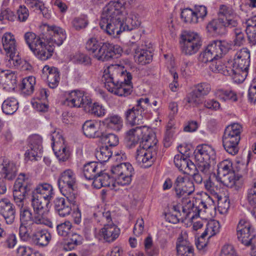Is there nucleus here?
<instances>
[{
  "label": "nucleus",
  "mask_w": 256,
  "mask_h": 256,
  "mask_svg": "<svg viewBox=\"0 0 256 256\" xmlns=\"http://www.w3.org/2000/svg\"><path fill=\"white\" fill-rule=\"evenodd\" d=\"M71 60L76 64H84L85 65L89 64L91 62L90 58L81 53H76L70 58Z\"/></svg>",
  "instance_id": "obj_54"
},
{
  "label": "nucleus",
  "mask_w": 256,
  "mask_h": 256,
  "mask_svg": "<svg viewBox=\"0 0 256 256\" xmlns=\"http://www.w3.org/2000/svg\"><path fill=\"white\" fill-rule=\"evenodd\" d=\"M2 43L6 54L16 50V42L14 36L10 32L4 33L2 38Z\"/></svg>",
  "instance_id": "obj_32"
},
{
  "label": "nucleus",
  "mask_w": 256,
  "mask_h": 256,
  "mask_svg": "<svg viewBox=\"0 0 256 256\" xmlns=\"http://www.w3.org/2000/svg\"><path fill=\"white\" fill-rule=\"evenodd\" d=\"M35 10L39 11L41 12L43 16L47 20L50 18L51 14L50 10L46 8L42 4V2L38 1V3L34 4Z\"/></svg>",
  "instance_id": "obj_62"
},
{
  "label": "nucleus",
  "mask_w": 256,
  "mask_h": 256,
  "mask_svg": "<svg viewBox=\"0 0 256 256\" xmlns=\"http://www.w3.org/2000/svg\"><path fill=\"white\" fill-rule=\"evenodd\" d=\"M82 130L84 134L88 138H98L102 134L98 132L97 122L92 120H87L84 124Z\"/></svg>",
  "instance_id": "obj_34"
},
{
  "label": "nucleus",
  "mask_w": 256,
  "mask_h": 256,
  "mask_svg": "<svg viewBox=\"0 0 256 256\" xmlns=\"http://www.w3.org/2000/svg\"><path fill=\"white\" fill-rule=\"evenodd\" d=\"M15 18L14 13L8 8H2L0 14L1 21L10 20L13 21Z\"/></svg>",
  "instance_id": "obj_60"
},
{
  "label": "nucleus",
  "mask_w": 256,
  "mask_h": 256,
  "mask_svg": "<svg viewBox=\"0 0 256 256\" xmlns=\"http://www.w3.org/2000/svg\"><path fill=\"white\" fill-rule=\"evenodd\" d=\"M178 256H193L194 248L190 242L186 240L179 238L176 243Z\"/></svg>",
  "instance_id": "obj_30"
},
{
  "label": "nucleus",
  "mask_w": 256,
  "mask_h": 256,
  "mask_svg": "<svg viewBox=\"0 0 256 256\" xmlns=\"http://www.w3.org/2000/svg\"><path fill=\"white\" fill-rule=\"evenodd\" d=\"M218 94L220 98L224 101L230 100L232 102H236L238 100L236 93L231 90H220L218 92Z\"/></svg>",
  "instance_id": "obj_52"
},
{
  "label": "nucleus",
  "mask_w": 256,
  "mask_h": 256,
  "mask_svg": "<svg viewBox=\"0 0 256 256\" xmlns=\"http://www.w3.org/2000/svg\"><path fill=\"white\" fill-rule=\"evenodd\" d=\"M242 127L238 123H234L228 126L222 136V145L224 150L232 156L236 154L239 151L238 144Z\"/></svg>",
  "instance_id": "obj_9"
},
{
  "label": "nucleus",
  "mask_w": 256,
  "mask_h": 256,
  "mask_svg": "<svg viewBox=\"0 0 256 256\" xmlns=\"http://www.w3.org/2000/svg\"><path fill=\"white\" fill-rule=\"evenodd\" d=\"M204 186L206 190L215 198H218V196L221 192V185L216 180V174H213V176L210 177L204 181Z\"/></svg>",
  "instance_id": "obj_31"
},
{
  "label": "nucleus",
  "mask_w": 256,
  "mask_h": 256,
  "mask_svg": "<svg viewBox=\"0 0 256 256\" xmlns=\"http://www.w3.org/2000/svg\"><path fill=\"white\" fill-rule=\"evenodd\" d=\"M234 66L240 70L241 78L238 81L244 80L248 75L250 62V52L246 48H243L235 54L234 60Z\"/></svg>",
  "instance_id": "obj_14"
},
{
  "label": "nucleus",
  "mask_w": 256,
  "mask_h": 256,
  "mask_svg": "<svg viewBox=\"0 0 256 256\" xmlns=\"http://www.w3.org/2000/svg\"><path fill=\"white\" fill-rule=\"evenodd\" d=\"M234 32L235 34V38L234 41V44L235 46H240L245 42L244 34L242 30L238 28H235Z\"/></svg>",
  "instance_id": "obj_61"
},
{
  "label": "nucleus",
  "mask_w": 256,
  "mask_h": 256,
  "mask_svg": "<svg viewBox=\"0 0 256 256\" xmlns=\"http://www.w3.org/2000/svg\"><path fill=\"white\" fill-rule=\"evenodd\" d=\"M33 216H34V214H33ZM33 222L35 223L34 224H33V228L35 230L33 234V242L40 246H47L51 239V235L47 230L44 228V225H46V224L36 223L34 220V217H33ZM46 226L50 227L48 224Z\"/></svg>",
  "instance_id": "obj_15"
},
{
  "label": "nucleus",
  "mask_w": 256,
  "mask_h": 256,
  "mask_svg": "<svg viewBox=\"0 0 256 256\" xmlns=\"http://www.w3.org/2000/svg\"><path fill=\"white\" fill-rule=\"evenodd\" d=\"M66 100L68 105L74 107H84L86 108V105L91 104L90 100L79 90L72 91Z\"/></svg>",
  "instance_id": "obj_23"
},
{
  "label": "nucleus",
  "mask_w": 256,
  "mask_h": 256,
  "mask_svg": "<svg viewBox=\"0 0 256 256\" xmlns=\"http://www.w3.org/2000/svg\"><path fill=\"white\" fill-rule=\"evenodd\" d=\"M220 225L218 221L212 220L208 222L204 232L202 234V239L210 234L209 238L215 235L219 232Z\"/></svg>",
  "instance_id": "obj_44"
},
{
  "label": "nucleus",
  "mask_w": 256,
  "mask_h": 256,
  "mask_svg": "<svg viewBox=\"0 0 256 256\" xmlns=\"http://www.w3.org/2000/svg\"><path fill=\"white\" fill-rule=\"evenodd\" d=\"M33 158L36 160H42L43 152L42 138L38 134H33Z\"/></svg>",
  "instance_id": "obj_39"
},
{
  "label": "nucleus",
  "mask_w": 256,
  "mask_h": 256,
  "mask_svg": "<svg viewBox=\"0 0 256 256\" xmlns=\"http://www.w3.org/2000/svg\"><path fill=\"white\" fill-rule=\"evenodd\" d=\"M42 73L48 74L47 80L48 86L52 88H56L60 82V72L57 68H50L48 66H45L42 69Z\"/></svg>",
  "instance_id": "obj_28"
},
{
  "label": "nucleus",
  "mask_w": 256,
  "mask_h": 256,
  "mask_svg": "<svg viewBox=\"0 0 256 256\" xmlns=\"http://www.w3.org/2000/svg\"><path fill=\"white\" fill-rule=\"evenodd\" d=\"M116 184L114 179L106 173L99 174L93 181L94 186L97 188L106 186L112 189L115 188Z\"/></svg>",
  "instance_id": "obj_29"
},
{
  "label": "nucleus",
  "mask_w": 256,
  "mask_h": 256,
  "mask_svg": "<svg viewBox=\"0 0 256 256\" xmlns=\"http://www.w3.org/2000/svg\"><path fill=\"white\" fill-rule=\"evenodd\" d=\"M246 200L250 206H256V178L252 180L247 190Z\"/></svg>",
  "instance_id": "obj_46"
},
{
  "label": "nucleus",
  "mask_w": 256,
  "mask_h": 256,
  "mask_svg": "<svg viewBox=\"0 0 256 256\" xmlns=\"http://www.w3.org/2000/svg\"><path fill=\"white\" fill-rule=\"evenodd\" d=\"M0 214L7 224H12L14 222L15 218V208L8 199L3 198L0 200Z\"/></svg>",
  "instance_id": "obj_22"
},
{
  "label": "nucleus",
  "mask_w": 256,
  "mask_h": 256,
  "mask_svg": "<svg viewBox=\"0 0 256 256\" xmlns=\"http://www.w3.org/2000/svg\"><path fill=\"white\" fill-rule=\"evenodd\" d=\"M52 186L48 183H40L33 190V210L34 220L36 223L48 224L52 228V224L45 218L46 200H49L53 194Z\"/></svg>",
  "instance_id": "obj_6"
},
{
  "label": "nucleus",
  "mask_w": 256,
  "mask_h": 256,
  "mask_svg": "<svg viewBox=\"0 0 256 256\" xmlns=\"http://www.w3.org/2000/svg\"><path fill=\"white\" fill-rule=\"evenodd\" d=\"M152 52L149 50L139 48L135 50L134 55L135 61L142 65L149 64L152 61Z\"/></svg>",
  "instance_id": "obj_37"
},
{
  "label": "nucleus",
  "mask_w": 256,
  "mask_h": 256,
  "mask_svg": "<svg viewBox=\"0 0 256 256\" xmlns=\"http://www.w3.org/2000/svg\"><path fill=\"white\" fill-rule=\"evenodd\" d=\"M32 249L25 246H20L16 250V256H31Z\"/></svg>",
  "instance_id": "obj_64"
},
{
  "label": "nucleus",
  "mask_w": 256,
  "mask_h": 256,
  "mask_svg": "<svg viewBox=\"0 0 256 256\" xmlns=\"http://www.w3.org/2000/svg\"><path fill=\"white\" fill-rule=\"evenodd\" d=\"M44 31L40 36L33 38V52L40 59L46 60L54 52L55 46H60L66 38L62 28L46 24L41 26Z\"/></svg>",
  "instance_id": "obj_4"
},
{
  "label": "nucleus",
  "mask_w": 256,
  "mask_h": 256,
  "mask_svg": "<svg viewBox=\"0 0 256 256\" xmlns=\"http://www.w3.org/2000/svg\"><path fill=\"white\" fill-rule=\"evenodd\" d=\"M111 171L116 178L117 183L124 186L129 184L131 182L134 170L130 164L124 162L113 166Z\"/></svg>",
  "instance_id": "obj_13"
},
{
  "label": "nucleus",
  "mask_w": 256,
  "mask_h": 256,
  "mask_svg": "<svg viewBox=\"0 0 256 256\" xmlns=\"http://www.w3.org/2000/svg\"><path fill=\"white\" fill-rule=\"evenodd\" d=\"M181 18L186 23L196 24L198 22V18L194 11L190 8L184 9L181 13Z\"/></svg>",
  "instance_id": "obj_49"
},
{
  "label": "nucleus",
  "mask_w": 256,
  "mask_h": 256,
  "mask_svg": "<svg viewBox=\"0 0 256 256\" xmlns=\"http://www.w3.org/2000/svg\"><path fill=\"white\" fill-rule=\"evenodd\" d=\"M246 32L248 40L252 44H256V16H254L246 22Z\"/></svg>",
  "instance_id": "obj_35"
},
{
  "label": "nucleus",
  "mask_w": 256,
  "mask_h": 256,
  "mask_svg": "<svg viewBox=\"0 0 256 256\" xmlns=\"http://www.w3.org/2000/svg\"><path fill=\"white\" fill-rule=\"evenodd\" d=\"M110 1L103 8L100 22L102 29L110 36H116L125 30H131L138 26L140 22L138 14L126 10L124 1Z\"/></svg>",
  "instance_id": "obj_1"
},
{
  "label": "nucleus",
  "mask_w": 256,
  "mask_h": 256,
  "mask_svg": "<svg viewBox=\"0 0 256 256\" xmlns=\"http://www.w3.org/2000/svg\"><path fill=\"white\" fill-rule=\"evenodd\" d=\"M186 204H182V211L180 212V206L178 205H174L170 208L169 212L166 214V218L167 221L172 224H177L180 222H184L187 218H190L189 210H184Z\"/></svg>",
  "instance_id": "obj_19"
},
{
  "label": "nucleus",
  "mask_w": 256,
  "mask_h": 256,
  "mask_svg": "<svg viewBox=\"0 0 256 256\" xmlns=\"http://www.w3.org/2000/svg\"><path fill=\"white\" fill-rule=\"evenodd\" d=\"M132 76L117 66H110L104 70L102 81L105 88L118 96H126L131 94Z\"/></svg>",
  "instance_id": "obj_5"
},
{
  "label": "nucleus",
  "mask_w": 256,
  "mask_h": 256,
  "mask_svg": "<svg viewBox=\"0 0 256 256\" xmlns=\"http://www.w3.org/2000/svg\"><path fill=\"white\" fill-rule=\"evenodd\" d=\"M86 48L93 57L98 60L107 61L122 52L118 46L108 42H100L96 38H90L86 42Z\"/></svg>",
  "instance_id": "obj_8"
},
{
  "label": "nucleus",
  "mask_w": 256,
  "mask_h": 256,
  "mask_svg": "<svg viewBox=\"0 0 256 256\" xmlns=\"http://www.w3.org/2000/svg\"><path fill=\"white\" fill-rule=\"evenodd\" d=\"M208 46L216 58H221L230 50V45L224 40H214Z\"/></svg>",
  "instance_id": "obj_26"
},
{
  "label": "nucleus",
  "mask_w": 256,
  "mask_h": 256,
  "mask_svg": "<svg viewBox=\"0 0 256 256\" xmlns=\"http://www.w3.org/2000/svg\"><path fill=\"white\" fill-rule=\"evenodd\" d=\"M125 140L129 148L134 146L140 140V148L136 151V160L139 164H144V167L150 166L156 154L151 150H155L158 142L156 134L152 129L145 126L132 128L126 132Z\"/></svg>",
  "instance_id": "obj_3"
},
{
  "label": "nucleus",
  "mask_w": 256,
  "mask_h": 256,
  "mask_svg": "<svg viewBox=\"0 0 256 256\" xmlns=\"http://www.w3.org/2000/svg\"><path fill=\"white\" fill-rule=\"evenodd\" d=\"M179 151L182 154L175 156L174 158V163L180 170L183 171L184 168L187 167L188 161L189 159L187 158L186 155L183 154L182 150H179Z\"/></svg>",
  "instance_id": "obj_48"
},
{
  "label": "nucleus",
  "mask_w": 256,
  "mask_h": 256,
  "mask_svg": "<svg viewBox=\"0 0 256 256\" xmlns=\"http://www.w3.org/2000/svg\"><path fill=\"white\" fill-rule=\"evenodd\" d=\"M225 70H223L222 74L225 76H230L236 81L238 80V78H241L240 70L234 66L233 61H228L225 64Z\"/></svg>",
  "instance_id": "obj_42"
},
{
  "label": "nucleus",
  "mask_w": 256,
  "mask_h": 256,
  "mask_svg": "<svg viewBox=\"0 0 256 256\" xmlns=\"http://www.w3.org/2000/svg\"><path fill=\"white\" fill-rule=\"evenodd\" d=\"M198 58L199 60L202 62L207 63L208 62H210L211 63L216 58V57H214V54L208 46L206 49L200 53Z\"/></svg>",
  "instance_id": "obj_53"
},
{
  "label": "nucleus",
  "mask_w": 256,
  "mask_h": 256,
  "mask_svg": "<svg viewBox=\"0 0 256 256\" xmlns=\"http://www.w3.org/2000/svg\"><path fill=\"white\" fill-rule=\"evenodd\" d=\"M112 153L108 148V146H102L96 153V156L101 162L108 161L111 157Z\"/></svg>",
  "instance_id": "obj_51"
},
{
  "label": "nucleus",
  "mask_w": 256,
  "mask_h": 256,
  "mask_svg": "<svg viewBox=\"0 0 256 256\" xmlns=\"http://www.w3.org/2000/svg\"><path fill=\"white\" fill-rule=\"evenodd\" d=\"M145 114L142 108L136 106L127 110L126 112V120L131 126L141 124L144 122Z\"/></svg>",
  "instance_id": "obj_24"
},
{
  "label": "nucleus",
  "mask_w": 256,
  "mask_h": 256,
  "mask_svg": "<svg viewBox=\"0 0 256 256\" xmlns=\"http://www.w3.org/2000/svg\"><path fill=\"white\" fill-rule=\"evenodd\" d=\"M72 228V224L70 222H64L58 224L56 226L58 233L59 235L66 236L70 232Z\"/></svg>",
  "instance_id": "obj_58"
},
{
  "label": "nucleus",
  "mask_w": 256,
  "mask_h": 256,
  "mask_svg": "<svg viewBox=\"0 0 256 256\" xmlns=\"http://www.w3.org/2000/svg\"><path fill=\"white\" fill-rule=\"evenodd\" d=\"M210 162H198V164L197 170L198 172L202 173L205 176L210 177L214 173H212V170L210 169Z\"/></svg>",
  "instance_id": "obj_57"
},
{
  "label": "nucleus",
  "mask_w": 256,
  "mask_h": 256,
  "mask_svg": "<svg viewBox=\"0 0 256 256\" xmlns=\"http://www.w3.org/2000/svg\"><path fill=\"white\" fill-rule=\"evenodd\" d=\"M194 90L202 96L208 94L211 90V86L208 83L202 82L196 85Z\"/></svg>",
  "instance_id": "obj_59"
},
{
  "label": "nucleus",
  "mask_w": 256,
  "mask_h": 256,
  "mask_svg": "<svg viewBox=\"0 0 256 256\" xmlns=\"http://www.w3.org/2000/svg\"><path fill=\"white\" fill-rule=\"evenodd\" d=\"M19 164L14 161L0 158V176L8 180L14 179L17 174Z\"/></svg>",
  "instance_id": "obj_18"
},
{
  "label": "nucleus",
  "mask_w": 256,
  "mask_h": 256,
  "mask_svg": "<svg viewBox=\"0 0 256 256\" xmlns=\"http://www.w3.org/2000/svg\"><path fill=\"white\" fill-rule=\"evenodd\" d=\"M174 186L176 196L182 198V204H184V199H190V201L194 200V198L190 196L194 191V186L192 180L180 176L176 178Z\"/></svg>",
  "instance_id": "obj_12"
},
{
  "label": "nucleus",
  "mask_w": 256,
  "mask_h": 256,
  "mask_svg": "<svg viewBox=\"0 0 256 256\" xmlns=\"http://www.w3.org/2000/svg\"><path fill=\"white\" fill-rule=\"evenodd\" d=\"M102 236L107 242H112L118 238L120 230L118 226L112 222L104 224L100 230Z\"/></svg>",
  "instance_id": "obj_25"
},
{
  "label": "nucleus",
  "mask_w": 256,
  "mask_h": 256,
  "mask_svg": "<svg viewBox=\"0 0 256 256\" xmlns=\"http://www.w3.org/2000/svg\"><path fill=\"white\" fill-rule=\"evenodd\" d=\"M184 100L189 107H197L202 103V96L194 90L188 93Z\"/></svg>",
  "instance_id": "obj_41"
},
{
  "label": "nucleus",
  "mask_w": 256,
  "mask_h": 256,
  "mask_svg": "<svg viewBox=\"0 0 256 256\" xmlns=\"http://www.w3.org/2000/svg\"><path fill=\"white\" fill-rule=\"evenodd\" d=\"M184 204H186L184 210H188V213L190 214V219L193 220L196 218L200 216V212H202V208L204 212L208 208V206L206 202L202 200H192L190 199H184Z\"/></svg>",
  "instance_id": "obj_21"
},
{
  "label": "nucleus",
  "mask_w": 256,
  "mask_h": 256,
  "mask_svg": "<svg viewBox=\"0 0 256 256\" xmlns=\"http://www.w3.org/2000/svg\"><path fill=\"white\" fill-rule=\"evenodd\" d=\"M195 152V158L198 162H210V159H214V152L207 145L198 147Z\"/></svg>",
  "instance_id": "obj_27"
},
{
  "label": "nucleus",
  "mask_w": 256,
  "mask_h": 256,
  "mask_svg": "<svg viewBox=\"0 0 256 256\" xmlns=\"http://www.w3.org/2000/svg\"><path fill=\"white\" fill-rule=\"evenodd\" d=\"M223 62L219 58L214 59L210 64V68L214 72L222 74Z\"/></svg>",
  "instance_id": "obj_63"
},
{
  "label": "nucleus",
  "mask_w": 256,
  "mask_h": 256,
  "mask_svg": "<svg viewBox=\"0 0 256 256\" xmlns=\"http://www.w3.org/2000/svg\"><path fill=\"white\" fill-rule=\"evenodd\" d=\"M21 94L24 96H30L32 93V77L24 78L20 85Z\"/></svg>",
  "instance_id": "obj_47"
},
{
  "label": "nucleus",
  "mask_w": 256,
  "mask_h": 256,
  "mask_svg": "<svg viewBox=\"0 0 256 256\" xmlns=\"http://www.w3.org/2000/svg\"><path fill=\"white\" fill-rule=\"evenodd\" d=\"M54 208L60 216L65 217L70 214L72 206L68 202H66L64 198H56L54 201Z\"/></svg>",
  "instance_id": "obj_33"
},
{
  "label": "nucleus",
  "mask_w": 256,
  "mask_h": 256,
  "mask_svg": "<svg viewBox=\"0 0 256 256\" xmlns=\"http://www.w3.org/2000/svg\"><path fill=\"white\" fill-rule=\"evenodd\" d=\"M32 188L31 178L25 174H20L16 180L13 188L14 202L21 209V226L20 228V236L24 242H30L32 239V218L29 210L24 206L28 200H32L29 196Z\"/></svg>",
  "instance_id": "obj_2"
},
{
  "label": "nucleus",
  "mask_w": 256,
  "mask_h": 256,
  "mask_svg": "<svg viewBox=\"0 0 256 256\" xmlns=\"http://www.w3.org/2000/svg\"><path fill=\"white\" fill-rule=\"evenodd\" d=\"M52 140L53 142L52 149L56 156L60 161H66L68 158L70 153L64 144V140L62 136L54 132Z\"/></svg>",
  "instance_id": "obj_16"
},
{
  "label": "nucleus",
  "mask_w": 256,
  "mask_h": 256,
  "mask_svg": "<svg viewBox=\"0 0 256 256\" xmlns=\"http://www.w3.org/2000/svg\"><path fill=\"white\" fill-rule=\"evenodd\" d=\"M238 239L246 246H251V254L255 256L256 248L254 244L256 242V234L254 229L250 222L240 220L236 228Z\"/></svg>",
  "instance_id": "obj_10"
},
{
  "label": "nucleus",
  "mask_w": 256,
  "mask_h": 256,
  "mask_svg": "<svg viewBox=\"0 0 256 256\" xmlns=\"http://www.w3.org/2000/svg\"><path fill=\"white\" fill-rule=\"evenodd\" d=\"M102 124L108 128L119 131L122 127V120L119 116L114 114L106 118Z\"/></svg>",
  "instance_id": "obj_36"
},
{
  "label": "nucleus",
  "mask_w": 256,
  "mask_h": 256,
  "mask_svg": "<svg viewBox=\"0 0 256 256\" xmlns=\"http://www.w3.org/2000/svg\"><path fill=\"white\" fill-rule=\"evenodd\" d=\"M18 108V101L13 97L7 98L4 101L2 105V110L6 114H14Z\"/></svg>",
  "instance_id": "obj_38"
},
{
  "label": "nucleus",
  "mask_w": 256,
  "mask_h": 256,
  "mask_svg": "<svg viewBox=\"0 0 256 256\" xmlns=\"http://www.w3.org/2000/svg\"><path fill=\"white\" fill-rule=\"evenodd\" d=\"M103 142L110 146H114L118 145L119 139L118 136L113 134H101L100 136Z\"/></svg>",
  "instance_id": "obj_50"
},
{
  "label": "nucleus",
  "mask_w": 256,
  "mask_h": 256,
  "mask_svg": "<svg viewBox=\"0 0 256 256\" xmlns=\"http://www.w3.org/2000/svg\"><path fill=\"white\" fill-rule=\"evenodd\" d=\"M88 108V112L97 116H101L104 115L105 110L96 103L86 105V108Z\"/></svg>",
  "instance_id": "obj_56"
},
{
  "label": "nucleus",
  "mask_w": 256,
  "mask_h": 256,
  "mask_svg": "<svg viewBox=\"0 0 256 256\" xmlns=\"http://www.w3.org/2000/svg\"><path fill=\"white\" fill-rule=\"evenodd\" d=\"M17 86V76L12 70H0V88L10 92L15 89Z\"/></svg>",
  "instance_id": "obj_17"
},
{
  "label": "nucleus",
  "mask_w": 256,
  "mask_h": 256,
  "mask_svg": "<svg viewBox=\"0 0 256 256\" xmlns=\"http://www.w3.org/2000/svg\"><path fill=\"white\" fill-rule=\"evenodd\" d=\"M76 182V176L72 170L68 169L61 173L58 184L61 191L68 189L70 192L74 190Z\"/></svg>",
  "instance_id": "obj_20"
},
{
  "label": "nucleus",
  "mask_w": 256,
  "mask_h": 256,
  "mask_svg": "<svg viewBox=\"0 0 256 256\" xmlns=\"http://www.w3.org/2000/svg\"><path fill=\"white\" fill-rule=\"evenodd\" d=\"M218 18L210 21L206 30L210 33L222 34L226 28L236 27L238 25L239 16L230 7L221 5L218 12Z\"/></svg>",
  "instance_id": "obj_7"
},
{
  "label": "nucleus",
  "mask_w": 256,
  "mask_h": 256,
  "mask_svg": "<svg viewBox=\"0 0 256 256\" xmlns=\"http://www.w3.org/2000/svg\"><path fill=\"white\" fill-rule=\"evenodd\" d=\"M144 250L148 256H158L159 248L153 244V240L150 236H147L144 240Z\"/></svg>",
  "instance_id": "obj_45"
},
{
  "label": "nucleus",
  "mask_w": 256,
  "mask_h": 256,
  "mask_svg": "<svg viewBox=\"0 0 256 256\" xmlns=\"http://www.w3.org/2000/svg\"><path fill=\"white\" fill-rule=\"evenodd\" d=\"M216 198L218 199V208L220 213H226L230 206V200L226 196L222 198L219 195L218 198Z\"/></svg>",
  "instance_id": "obj_55"
},
{
  "label": "nucleus",
  "mask_w": 256,
  "mask_h": 256,
  "mask_svg": "<svg viewBox=\"0 0 256 256\" xmlns=\"http://www.w3.org/2000/svg\"><path fill=\"white\" fill-rule=\"evenodd\" d=\"M98 164L96 162H90L84 166L83 172L84 177L88 180H94L98 173L96 172Z\"/></svg>",
  "instance_id": "obj_43"
},
{
  "label": "nucleus",
  "mask_w": 256,
  "mask_h": 256,
  "mask_svg": "<svg viewBox=\"0 0 256 256\" xmlns=\"http://www.w3.org/2000/svg\"><path fill=\"white\" fill-rule=\"evenodd\" d=\"M182 52L185 55L196 54L202 46L200 36L196 33L185 32L181 35Z\"/></svg>",
  "instance_id": "obj_11"
},
{
  "label": "nucleus",
  "mask_w": 256,
  "mask_h": 256,
  "mask_svg": "<svg viewBox=\"0 0 256 256\" xmlns=\"http://www.w3.org/2000/svg\"><path fill=\"white\" fill-rule=\"evenodd\" d=\"M218 173L224 177L230 178L234 176L232 163L228 160H224L218 165Z\"/></svg>",
  "instance_id": "obj_40"
}]
</instances>
